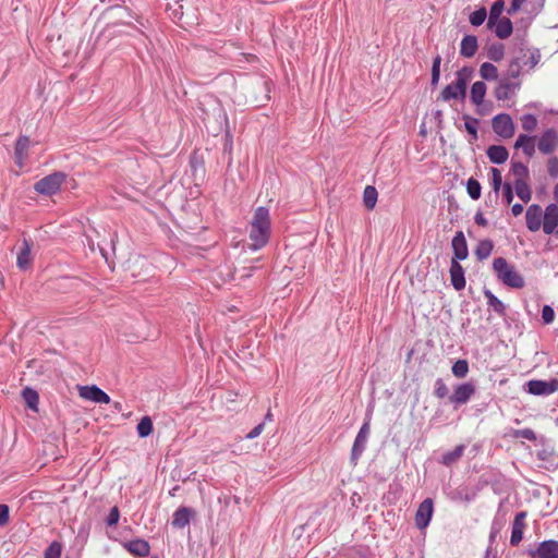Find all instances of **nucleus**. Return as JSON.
<instances>
[{"label": "nucleus", "mask_w": 558, "mask_h": 558, "mask_svg": "<svg viewBox=\"0 0 558 558\" xmlns=\"http://www.w3.org/2000/svg\"><path fill=\"white\" fill-rule=\"evenodd\" d=\"M270 234V216L266 207H257L252 221L250 230V247L253 251L259 250L268 242Z\"/></svg>", "instance_id": "nucleus-1"}, {"label": "nucleus", "mask_w": 558, "mask_h": 558, "mask_svg": "<svg viewBox=\"0 0 558 558\" xmlns=\"http://www.w3.org/2000/svg\"><path fill=\"white\" fill-rule=\"evenodd\" d=\"M493 269L504 284L514 289L524 287V278L504 257L494 259Z\"/></svg>", "instance_id": "nucleus-2"}, {"label": "nucleus", "mask_w": 558, "mask_h": 558, "mask_svg": "<svg viewBox=\"0 0 558 558\" xmlns=\"http://www.w3.org/2000/svg\"><path fill=\"white\" fill-rule=\"evenodd\" d=\"M65 177L66 175L63 172L51 173L36 182L34 189L39 194L53 195L59 192Z\"/></svg>", "instance_id": "nucleus-3"}, {"label": "nucleus", "mask_w": 558, "mask_h": 558, "mask_svg": "<svg viewBox=\"0 0 558 558\" xmlns=\"http://www.w3.org/2000/svg\"><path fill=\"white\" fill-rule=\"evenodd\" d=\"M492 126L494 132L502 138H510L514 135L515 125L508 113H499L494 117Z\"/></svg>", "instance_id": "nucleus-4"}, {"label": "nucleus", "mask_w": 558, "mask_h": 558, "mask_svg": "<svg viewBox=\"0 0 558 558\" xmlns=\"http://www.w3.org/2000/svg\"><path fill=\"white\" fill-rule=\"evenodd\" d=\"M520 87L521 83L519 81L502 77L495 87L494 95L498 100H509L515 96Z\"/></svg>", "instance_id": "nucleus-5"}, {"label": "nucleus", "mask_w": 558, "mask_h": 558, "mask_svg": "<svg viewBox=\"0 0 558 558\" xmlns=\"http://www.w3.org/2000/svg\"><path fill=\"white\" fill-rule=\"evenodd\" d=\"M558 147V132L550 128L545 130L538 138L537 148L544 155H550Z\"/></svg>", "instance_id": "nucleus-6"}, {"label": "nucleus", "mask_w": 558, "mask_h": 558, "mask_svg": "<svg viewBox=\"0 0 558 558\" xmlns=\"http://www.w3.org/2000/svg\"><path fill=\"white\" fill-rule=\"evenodd\" d=\"M527 391L535 396H548L558 390V379L554 378L549 381L546 380H530L527 384Z\"/></svg>", "instance_id": "nucleus-7"}, {"label": "nucleus", "mask_w": 558, "mask_h": 558, "mask_svg": "<svg viewBox=\"0 0 558 558\" xmlns=\"http://www.w3.org/2000/svg\"><path fill=\"white\" fill-rule=\"evenodd\" d=\"M78 395L81 398L95 403H110V397L95 385L78 386Z\"/></svg>", "instance_id": "nucleus-8"}, {"label": "nucleus", "mask_w": 558, "mask_h": 558, "mask_svg": "<svg viewBox=\"0 0 558 558\" xmlns=\"http://www.w3.org/2000/svg\"><path fill=\"white\" fill-rule=\"evenodd\" d=\"M434 512V504L430 498L423 500L415 513V525L424 530L430 522Z\"/></svg>", "instance_id": "nucleus-9"}, {"label": "nucleus", "mask_w": 558, "mask_h": 558, "mask_svg": "<svg viewBox=\"0 0 558 558\" xmlns=\"http://www.w3.org/2000/svg\"><path fill=\"white\" fill-rule=\"evenodd\" d=\"M369 435V423L365 422L362 427L360 428V432L357 433V436L354 440L352 452H351V459L352 461L356 462L357 459L361 457L362 452L365 449L366 441Z\"/></svg>", "instance_id": "nucleus-10"}, {"label": "nucleus", "mask_w": 558, "mask_h": 558, "mask_svg": "<svg viewBox=\"0 0 558 558\" xmlns=\"http://www.w3.org/2000/svg\"><path fill=\"white\" fill-rule=\"evenodd\" d=\"M543 209L539 205H531L525 214L526 227L530 231L536 232L543 227Z\"/></svg>", "instance_id": "nucleus-11"}, {"label": "nucleus", "mask_w": 558, "mask_h": 558, "mask_svg": "<svg viewBox=\"0 0 558 558\" xmlns=\"http://www.w3.org/2000/svg\"><path fill=\"white\" fill-rule=\"evenodd\" d=\"M475 393V387L471 383H464L459 385L453 393L450 396L449 400L451 403L457 405L466 403L470 398Z\"/></svg>", "instance_id": "nucleus-12"}, {"label": "nucleus", "mask_w": 558, "mask_h": 558, "mask_svg": "<svg viewBox=\"0 0 558 558\" xmlns=\"http://www.w3.org/2000/svg\"><path fill=\"white\" fill-rule=\"evenodd\" d=\"M558 227V206L549 204L543 215V231L551 234Z\"/></svg>", "instance_id": "nucleus-13"}, {"label": "nucleus", "mask_w": 558, "mask_h": 558, "mask_svg": "<svg viewBox=\"0 0 558 558\" xmlns=\"http://www.w3.org/2000/svg\"><path fill=\"white\" fill-rule=\"evenodd\" d=\"M532 558H558V542L545 541L532 553Z\"/></svg>", "instance_id": "nucleus-14"}, {"label": "nucleus", "mask_w": 558, "mask_h": 558, "mask_svg": "<svg viewBox=\"0 0 558 558\" xmlns=\"http://www.w3.org/2000/svg\"><path fill=\"white\" fill-rule=\"evenodd\" d=\"M472 75L473 70L471 68L464 66L457 72L456 81L451 83L452 86L456 87V90H458L459 94H462V98H465L466 96V86L471 81Z\"/></svg>", "instance_id": "nucleus-15"}, {"label": "nucleus", "mask_w": 558, "mask_h": 558, "mask_svg": "<svg viewBox=\"0 0 558 558\" xmlns=\"http://www.w3.org/2000/svg\"><path fill=\"white\" fill-rule=\"evenodd\" d=\"M525 517H526L525 512H519L514 517V520L512 523L511 538H510V543L513 546L519 545L523 538V532L525 529V523H524Z\"/></svg>", "instance_id": "nucleus-16"}, {"label": "nucleus", "mask_w": 558, "mask_h": 558, "mask_svg": "<svg viewBox=\"0 0 558 558\" xmlns=\"http://www.w3.org/2000/svg\"><path fill=\"white\" fill-rule=\"evenodd\" d=\"M195 515V511L187 507H180L173 513L172 525L177 529H183L190 524L191 519Z\"/></svg>", "instance_id": "nucleus-17"}, {"label": "nucleus", "mask_w": 558, "mask_h": 558, "mask_svg": "<svg viewBox=\"0 0 558 558\" xmlns=\"http://www.w3.org/2000/svg\"><path fill=\"white\" fill-rule=\"evenodd\" d=\"M450 279L456 290L460 291L465 287L464 270L456 259L451 260Z\"/></svg>", "instance_id": "nucleus-18"}, {"label": "nucleus", "mask_w": 558, "mask_h": 558, "mask_svg": "<svg viewBox=\"0 0 558 558\" xmlns=\"http://www.w3.org/2000/svg\"><path fill=\"white\" fill-rule=\"evenodd\" d=\"M452 250L454 257L452 259L463 260L468 257V245L463 232L459 231L452 239Z\"/></svg>", "instance_id": "nucleus-19"}, {"label": "nucleus", "mask_w": 558, "mask_h": 558, "mask_svg": "<svg viewBox=\"0 0 558 558\" xmlns=\"http://www.w3.org/2000/svg\"><path fill=\"white\" fill-rule=\"evenodd\" d=\"M487 156L492 162L501 165L507 161L509 153L505 146L493 145L487 149Z\"/></svg>", "instance_id": "nucleus-20"}, {"label": "nucleus", "mask_w": 558, "mask_h": 558, "mask_svg": "<svg viewBox=\"0 0 558 558\" xmlns=\"http://www.w3.org/2000/svg\"><path fill=\"white\" fill-rule=\"evenodd\" d=\"M125 547L128 550L137 557H146L149 554V544L144 539H133L130 541Z\"/></svg>", "instance_id": "nucleus-21"}, {"label": "nucleus", "mask_w": 558, "mask_h": 558, "mask_svg": "<svg viewBox=\"0 0 558 558\" xmlns=\"http://www.w3.org/2000/svg\"><path fill=\"white\" fill-rule=\"evenodd\" d=\"M477 38L473 35H466L461 41L460 53L465 58H472L477 50Z\"/></svg>", "instance_id": "nucleus-22"}, {"label": "nucleus", "mask_w": 558, "mask_h": 558, "mask_svg": "<svg viewBox=\"0 0 558 558\" xmlns=\"http://www.w3.org/2000/svg\"><path fill=\"white\" fill-rule=\"evenodd\" d=\"M534 136L520 134L515 141L514 148H522L523 153L532 157L535 153Z\"/></svg>", "instance_id": "nucleus-23"}, {"label": "nucleus", "mask_w": 558, "mask_h": 558, "mask_svg": "<svg viewBox=\"0 0 558 558\" xmlns=\"http://www.w3.org/2000/svg\"><path fill=\"white\" fill-rule=\"evenodd\" d=\"M29 148V138L22 136L16 141L15 144V159L16 163L22 167L24 160L27 158Z\"/></svg>", "instance_id": "nucleus-24"}, {"label": "nucleus", "mask_w": 558, "mask_h": 558, "mask_svg": "<svg viewBox=\"0 0 558 558\" xmlns=\"http://www.w3.org/2000/svg\"><path fill=\"white\" fill-rule=\"evenodd\" d=\"M31 250H32L31 244L28 243L27 240H24L23 246H22L20 253L17 254V259H16L17 267L22 270L27 269L32 264Z\"/></svg>", "instance_id": "nucleus-25"}, {"label": "nucleus", "mask_w": 558, "mask_h": 558, "mask_svg": "<svg viewBox=\"0 0 558 558\" xmlns=\"http://www.w3.org/2000/svg\"><path fill=\"white\" fill-rule=\"evenodd\" d=\"M494 25L496 36L499 37L500 39H506L512 34V22L508 17L499 19L498 21L495 22Z\"/></svg>", "instance_id": "nucleus-26"}, {"label": "nucleus", "mask_w": 558, "mask_h": 558, "mask_svg": "<svg viewBox=\"0 0 558 558\" xmlns=\"http://www.w3.org/2000/svg\"><path fill=\"white\" fill-rule=\"evenodd\" d=\"M486 84L482 81L475 82L471 87V100L474 105L480 106L483 104L484 97L486 95Z\"/></svg>", "instance_id": "nucleus-27"}, {"label": "nucleus", "mask_w": 558, "mask_h": 558, "mask_svg": "<svg viewBox=\"0 0 558 558\" xmlns=\"http://www.w3.org/2000/svg\"><path fill=\"white\" fill-rule=\"evenodd\" d=\"M513 187L515 190L518 197L522 202L527 203L531 201L532 192L527 184V181L514 180Z\"/></svg>", "instance_id": "nucleus-28"}, {"label": "nucleus", "mask_w": 558, "mask_h": 558, "mask_svg": "<svg viewBox=\"0 0 558 558\" xmlns=\"http://www.w3.org/2000/svg\"><path fill=\"white\" fill-rule=\"evenodd\" d=\"M484 295L490 308H493L499 315H505L506 306L497 296L493 294L490 290H484Z\"/></svg>", "instance_id": "nucleus-29"}, {"label": "nucleus", "mask_w": 558, "mask_h": 558, "mask_svg": "<svg viewBox=\"0 0 558 558\" xmlns=\"http://www.w3.org/2000/svg\"><path fill=\"white\" fill-rule=\"evenodd\" d=\"M377 197H378V193L374 186L367 185L364 189L363 203L367 209H373L376 206Z\"/></svg>", "instance_id": "nucleus-30"}, {"label": "nucleus", "mask_w": 558, "mask_h": 558, "mask_svg": "<svg viewBox=\"0 0 558 558\" xmlns=\"http://www.w3.org/2000/svg\"><path fill=\"white\" fill-rule=\"evenodd\" d=\"M505 9V2L504 0H497L493 3L489 15H488V26L493 27L495 22L498 21Z\"/></svg>", "instance_id": "nucleus-31"}, {"label": "nucleus", "mask_w": 558, "mask_h": 558, "mask_svg": "<svg viewBox=\"0 0 558 558\" xmlns=\"http://www.w3.org/2000/svg\"><path fill=\"white\" fill-rule=\"evenodd\" d=\"M510 173L515 178V180L527 181L529 179L527 167L519 161L512 162Z\"/></svg>", "instance_id": "nucleus-32"}, {"label": "nucleus", "mask_w": 558, "mask_h": 558, "mask_svg": "<svg viewBox=\"0 0 558 558\" xmlns=\"http://www.w3.org/2000/svg\"><path fill=\"white\" fill-rule=\"evenodd\" d=\"M493 242L490 240L481 241L475 250V255L480 260L486 259L493 251Z\"/></svg>", "instance_id": "nucleus-33"}, {"label": "nucleus", "mask_w": 558, "mask_h": 558, "mask_svg": "<svg viewBox=\"0 0 558 558\" xmlns=\"http://www.w3.org/2000/svg\"><path fill=\"white\" fill-rule=\"evenodd\" d=\"M480 74L483 80H496L498 77V69L489 62H484L480 68Z\"/></svg>", "instance_id": "nucleus-34"}, {"label": "nucleus", "mask_w": 558, "mask_h": 558, "mask_svg": "<svg viewBox=\"0 0 558 558\" xmlns=\"http://www.w3.org/2000/svg\"><path fill=\"white\" fill-rule=\"evenodd\" d=\"M136 430L138 436L142 438L149 436L153 432L151 418L149 416L142 417L136 426Z\"/></svg>", "instance_id": "nucleus-35"}, {"label": "nucleus", "mask_w": 558, "mask_h": 558, "mask_svg": "<svg viewBox=\"0 0 558 558\" xmlns=\"http://www.w3.org/2000/svg\"><path fill=\"white\" fill-rule=\"evenodd\" d=\"M22 397L28 408H31L34 411H37V404H38L39 397L35 390L27 387L22 391Z\"/></svg>", "instance_id": "nucleus-36"}, {"label": "nucleus", "mask_w": 558, "mask_h": 558, "mask_svg": "<svg viewBox=\"0 0 558 558\" xmlns=\"http://www.w3.org/2000/svg\"><path fill=\"white\" fill-rule=\"evenodd\" d=\"M505 46L502 44H493L488 47L487 57L495 62L504 59Z\"/></svg>", "instance_id": "nucleus-37"}, {"label": "nucleus", "mask_w": 558, "mask_h": 558, "mask_svg": "<svg viewBox=\"0 0 558 558\" xmlns=\"http://www.w3.org/2000/svg\"><path fill=\"white\" fill-rule=\"evenodd\" d=\"M509 436L513 439L524 438L530 441H536L537 437L533 429L524 428V429H512L509 433Z\"/></svg>", "instance_id": "nucleus-38"}, {"label": "nucleus", "mask_w": 558, "mask_h": 558, "mask_svg": "<svg viewBox=\"0 0 558 558\" xmlns=\"http://www.w3.org/2000/svg\"><path fill=\"white\" fill-rule=\"evenodd\" d=\"M464 451V446L459 445L452 451H449L442 456V463L446 465H450L461 458Z\"/></svg>", "instance_id": "nucleus-39"}, {"label": "nucleus", "mask_w": 558, "mask_h": 558, "mask_svg": "<svg viewBox=\"0 0 558 558\" xmlns=\"http://www.w3.org/2000/svg\"><path fill=\"white\" fill-rule=\"evenodd\" d=\"M522 129L526 132H533L538 125L537 118L533 114L526 113L520 118Z\"/></svg>", "instance_id": "nucleus-40"}, {"label": "nucleus", "mask_w": 558, "mask_h": 558, "mask_svg": "<svg viewBox=\"0 0 558 558\" xmlns=\"http://www.w3.org/2000/svg\"><path fill=\"white\" fill-rule=\"evenodd\" d=\"M468 194L472 199H478L481 197V184L477 180L470 178L466 183Z\"/></svg>", "instance_id": "nucleus-41"}, {"label": "nucleus", "mask_w": 558, "mask_h": 558, "mask_svg": "<svg viewBox=\"0 0 558 558\" xmlns=\"http://www.w3.org/2000/svg\"><path fill=\"white\" fill-rule=\"evenodd\" d=\"M452 374L458 378H463L469 372V364L465 360L457 361L452 366Z\"/></svg>", "instance_id": "nucleus-42"}, {"label": "nucleus", "mask_w": 558, "mask_h": 558, "mask_svg": "<svg viewBox=\"0 0 558 558\" xmlns=\"http://www.w3.org/2000/svg\"><path fill=\"white\" fill-rule=\"evenodd\" d=\"M441 99L445 101L451 100V99H463L462 94H459L458 90H456V87L452 86V84L447 85L440 95Z\"/></svg>", "instance_id": "nucleus-43"}, {"label": "nucleus", "mask_w": 558, "mask_h": 558, "mask_svg": "<svg viewBox=\"0 0 558 558\" xmlns=\"http://www.w3.org/2000/svg\"><path fill=\"white\" fill-rule=\"evenodd\" d=\"M487 17V12H486V9L485 8H481L476 11H474L471 15H470V23L474 26H480L484 23V21L486 20Z\"/></svg>", "instance_id": "nucleus-44"}, {"label": "nucleus", "mask_w": 558, "mask_h": 558, "mask_svg": "<svg viewBox=\"0 0 558 558\" xmlns=\"http://www.w3.org/2000/svg\"><path fill=\"white\" fill-rule=\"evenodd\" d=\"M62 546L58 542H52L45 551V558H60Z\"/></svg>", "instance_id": "nucleus-45"}, {"label": "nucleus", "mask_w": 558, "mask_h": 558, "mask_svg": "<svg viewBox=\"0 0 558 558\" xmlns=\"http://www.w3.org/2000/svg\"><path fill=\"white\" fill-rule=\"evenodd\" d=\"M492 186L495 193H498L502 186L501 171L497 168H492Z\"/></svg>", "instance_id": "nucleus-46"}, {"label": "nucleus", "mask_w": 558, "mask_h": 558, "mask_svg": "<svg viewBox=\"0 0 558 558\" xmlns=\"http://www.w3.org/2000/svg\"><path fill=\"white\" fill-rule=\"evenodd\" d=\"M464 121H465L464 126H465V130L468 131V133L471 134L474 138H476L477 137L478 120L470 118V117H464Z\"/></svg>", "instance_id": "nucleus-47"}, {"label": "nucleus", "mask_w": 558, "mask_h": 558, "mask_svg": "<svg viewBox=\"0 0 558 558\" xmlns=\"http://www.w3.org/2000/svg\"><path fill=\"white\" fill-rule=\"evenodd\" d=\"M448 395V388L442 379L438 378L435 384V396L439 399L445 398Z\"/></svg>", "instance_id": "nucleus-48"}, {"label": "nucleus", "mask_w": 558, "mask_h": 558, "mask_svg": "<svg viewBox=\"0 0 558 558\" xmlns=\"http://www.w3.org/2000/svg\"><path fill=\"white\" fill-rule=\"evenodd\" d=\"M547 171L548 174L551 178H558V158L557 157H550L547 160Z\"/></svg>", "instance_id": "nucleus-49"}, {"label": "nucleus", "mask_w": 558, "mask_h": 558, "mask_svg": "<svg viewBox=\"0 0 558 558\" xmlns=\"http://www.w3.org/2000/svg\"><path fill=\"white\" fill-rule=\"evenodd\" d=\"M521 74V66H520V63L518 60H513L510 64H509V69H508V76L510 80L512 78H518Z\"/></svg>", "instance_id": "nucleus-50"}, {"label": "nucleus", "mask_w": 558, "mask_h": 558, "mask_svg": "<svg viewBox=\"0 0 558 558\" xmlns=\"http://www.w3.org/2000/svg\"><path fill=\"white\" fill-rule=\"evenodd\" d=\"M555 312L549 305H545L542 310V319L545 324H550L554 322Z\"/></svg>", "instance_id": "nucleus-51"}, {"label": "nucleus", "mask_w": 558, "mask_h": 558, "mask_svg": "<svg viewBox=\"0 0 558 558\" xmlns=\"http://www.w3.org/2000/svg\"><path fill=\"white\" fill-rule=\"evenodd\" d=\"M119 518H120V513H119L118 507L111 508L109 515L107 518L108 525H110V526L116 525L119 521Z\"/></svg>", "instance_id": "nucleus-52"}, {"label": "nucleus", "mask_w": 558, "mask_h": 558, "mask_svg": "<svg viewBox=\"0 0 558 558\" xmlns=\"http://www.w3.org/2000/svg\"><path fill=\"white\" fill-rule=\"evenodd\" d=\"M504 198L508 205L513 201V187L510 183L504 184Z\"/></svg>", "instance_id": "nucleus-53"}, {"label": "nucleus", "mask_w": 558, "mask_h": 558, "mask_svg": "<svg viewBox=\"0 0 558 558\" xmlns=\"http://www.w3.org/2000/svg\"><path fill=\"white\" fill-rule=\"evenodd\" d=\"M9 520V507L0 505V526L5 524Z\"/></svg>", "instance_id": "nucleus-54"}, {"label": "nucleus", "mask_w": 558, "mask_h": 558, "mask_svg": "<svg viewBox=\"0 0 558 558\" xmlns=\"http://www.w3.org/2000/svg\"><path fill=\"white\" fill-rule=\"evenodd\" d=\"M264 430V423H260L258 424L257 426H255L247 435H246V438L247 439H253V438H256L258 437L262 432Z\"/></svg>", "instance_id": "nucleus-55"}, {"label": "nucleus", "mask_w": 558, "mask_h": 558, "mask_svg": "<svg viewBox=\"0 0 558 558\" xmlns=\"http://www.w3.org/2000/svg\"><path fill=\"white\" fill-rule=\"evenodd\" d=\"M526 0H512L510 8L508 9V14H514L517 11H519L522 7V4Z\"/></svg>", "instance_id": "nucleus-56"}, {"label": "nucleus", "mask_w": 558, "mask_h": 558, "mask_svg": "<svg viewBox=\"0 0 558 558\" xmlns=\"http://www.w3.org/2000/svg\"><path fill=\"white\" fill-rule=\"evenodd\" d=\"M441 57L438 54L433 61L432 72L440 73Z\"/></svg>", "instance_id": "nucleus-57"}, {"label": "nucleus", "mask_w": 558, "mask_h": 558, "mask_svg": "<svg viewBox=\"0 0 558 558\" xmlns=\"http://www.w3.org/2000/svg\"><path fill=\"white\" fill-rule=\"evenodd\" d=\"M513 216L518 217L523 213V206L521 204H514L511 208Z\"/></svg>", "instance_id": "nucleus-58"}, {"label": "nucleus", "mask_w": 558, "mask_h": 558, "mask_svg": "<svg viewBox=\"0 0 558 558\" xmlns=\"http://www.w3.org/2000/svg\"><path fill=\"white\" fill-rule=\"evenodd\" d=\"M475 222L478 226H483V227L487 226V220L484 218V216L481 213L476 214Z\"/></svg>", "instance_id": "nucleus-59"}, {"label": "nucleus", "mask_w": 558, "mask_h": 558, "mask_svg": "<svg viewBox=\"0 0 558 558\" xmlns=\"http://www.w3.org/2000/svg\"><path fill=\"white\" fill-rule=\"evenodd\" d=\"M538 61H539V54H534L533 53L530 57V65H531V68H534L538 63Z\"/></svg>", "instance_id": "nucleus-60"}, {"label": "nucleus", "mask_w": 558, "mask_h": 558, "mask_svg": "<svg viewBox=\"0 0 558 558\" xmlns=\"http://www.w3.org/2000/svg\"><path fill=\"white\" fill-rule=\"evenodd\" d=\"M439 78H440V73H436V72H432V85L433 86H436L439 82Z\"/></svg>", "instance_id": "nucleus-61"}, {"label": "nucleus", "mask_w": 558, "mask_h": 558, "mask_svg": "<svg viewBox=\"0 0 558 558\" xmlns=\"http://www.w3.org/2000/svg\"><path fill=\"white\" fill-rule=\"evenodd\" d=\"M498 532H499V527H497V526L495 525V523H494V524H493V527H492L490 539H493V538L496 536V534H497Z\"/></svg>", "instance_id": "nucleus-62"}, {"label": "nucleus", "mask_w": 558, "mask_h": 558, "mask_svg": "<svg viewBox=\"0 0 558 558\" xmlns=\"http://www.w3.org/2000/svg\"><path fill=\"white\" fill-rule=\"evenodd\" d=\"M554 196H555L556 201H558V183L556 184V186L554 189Z\"/></svg>", "instance_id": "nucleus-63"}, {"label": "nucleus", "mask_w": 558, "mask_h": 558, "mask_svg": "<svg viewBox=\"0 0 558 558\" xmlns=\"http://www.w3.org/2000/svg\"><path fill=\"white\" fill-rule=\"evenodd\" d=\"M114 408H116L117 410H120V409H121V404L117 402V403L114 404Z\"/></svg>", "instance_id": "nucleus-64"}]
</instances>
